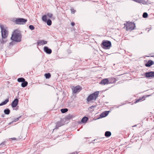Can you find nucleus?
Wrapping results in <instances>:
<instances>
[{
    "instance_id": "1",
    "label": "nucleus",
    "mask_w": 154,
    "mask_h": 154,
    "mask_svg": "<svg viewBox=\"0 0 154 154\" xmlns=\"http://www.w3.org/2000/svg\"><path fill=\"white\" fill-rule=\"evenodd\" d=\"M21 35L17 30H15L13 32L11 39L13 41L20 42L21 41Z\"/></svg>"
},
{
    "instance_id": "2",
    "label": "nucleus",
    "mask_w": 154,
    "mask_h": 154,
    "mask_svg": "<svg viewBox=\"0 0 154 154\" xmlns=\"http://www.w3.org/2000/svg\"><path fill=\"white\" fill-rule=\"evenodd\" d=\"M124 25L126 30L130 31L134 30L135 27V24L132 22H127L126 23L124 24Z\"/></svg>"
},
{
    "instance_id": "3",
    "label": "nucleus",
    "mask_w": 154,
    "mask_h": 154,
    "mask_svg": "<svg viewBox=\"0 0 154 154\" xmlns=\"http://www.w3.org/2000/svg\"><path fill=\"white\" fill-rule=\"evenodd\" d=\"M0 27L1 30L2 38H6L8 35V30L4 25L1 24Z\"/></svg>"
},
{
    "instance_id": "4",
    "label": "nucleus",
    "mask_w": 154,
    "mask_h": 154,
    "mask_svg": "<svg viewBox=\"0 0 154 154\" xmlns=\"http://www.w3.org/2000/svg\"><path fill=\"white\" fill-rule=\"evenodd\" d=\"M99 94V91H97L93 93L90 94L87 97V100L89 102L92 100L95 101L98 97Z\"/></svg>"
},
{
    "instance_id": "5",
    "label": "nucleus",
    "mask_w": 154,
    "mask_h": 154,
    "mask_svg": "<svg viewBox=\"0 0 154 154\" xmlns=\"http://www.w3.org/2000/svg\"><path fill=\"white\" fill-rule=\"evenodd\" d=\"M101 46L104 49H109L111 46V43L109 41L103 40L101 44Z\"/></svg>"
},
{
    "instance_id": "6",
    "label": "nucleus",
    "mask_w": 154,
    "mask_h": 154,
    "mask_svg": "<svg viewBox=\"0 0 154 154\" xmlns=\"http://www.w3.org/2000/svg\"><path fill=\"white\" fill-rule=\"evenodd\" d=\"M13 21L17 25H23L27 21V20L23 18H17L15 20H13Z\"/></svg>"
},
{
    "instance_id": "7",
    "label": "nucleus",
    "mask_w": 154,
    "mask_h": 154,
    "mask_svg": "<svg viewBox=\"0 0 154 154\" xmlns=\"http://www.w3.org/2000/svg\"><path fill=\"white\" fill-rule=\"evenodd\" d=\"M71 88L72 90V92L74 93H76L78 92H79L81 90L82 88L79 85H77L75 87L72 86Z\"/></svg>"
},
{
    "instance_id": "8",
    "label": "nucleus",
    "mask_w": 154,
    "mask_h": 154,
    "mask_svg": "<svg viewBox=\"0 0 154 154\" xmlns=\"http://www.w3.org/2000/svg\"><path fill=\"white\" fill-rule=\"evenodd\" d=\"M19 102V100L17 98H16L12 101L11 106L13 108H15Z\"/></svg>"
},
{
    "instance_id": "9",
    "label": "nucleus",
    "mask_w": 154,
    "mask_h": 154,
    "mask_svg": "<svg viewBox=\"0 0 154 154\" xmlns=\"http://www.w3.org/2000/svg\"><path fill=\"white\" fill-rule=\"evenodd\" d=\"M145 76L148 78L154 77V72L150 71L145 73Z\"/></svg>"
},
{
    "instance_id": "10",
    "label": "nucleus",
    "mask_w": 154,
    "mask_h": 154,
    "mask_svg": "<svg viewBox=\"0 0 154 154\" xmlns=\"http://www.w3.org/2000/svg\"><path fill=\"white\" fill-rule=\"evenodd\" d=\"M111 83V82H109V80L107 79H103L100 82V84L103 85H105L106 84H108Z\"/></svg>"
},
{
    "instance_id": "11",
    "label": "nucleus",
    "mask_w": 154,
    "mask_h": 154,
    "mask_svg": "<svg viewBox=\"0 0 154 154\" xmlns=\"http://www.w3.org/2000/svg\"><path fill=\"white\" fill-rule=\"evenodd\" d=\"M47 42L44 40H38L37 42V45L40 46L47 44Z\"/></svg>"
},
{
    "instance_id": "12",
    "label": "nucleus",
    "mask_w": 154,
    "mask_h": 154,
    "mask_svg": "<svg viewBox=\"0 0 154 154\" xmlns=\"http://www.w3.org/2000/svg\"><path fill=\"white\" fill-rule=\"evenodd\" d=\"M44 51L47 54H50L52 52L51 50L47 46H45L44 47Z\"/></svg>"
},
{
    "instance_id": "13",
    "label": "nucleus",
    "mask_w": 154,
    "mask_h": 154,
    "mask_svg": "<svg viewBox=\"0 0 154 154\" xmlns=\"http://www.w3.org/2000/svg\"><path fill=\"white\" fill-rule=\"evenodd\" d=\"M154 64V62L152 60H149L146 63L145 66L146 67H150Z\"/></svg>"
},
{
    "instance_id": "14",
    "label": "nucleus",
    "mask_w": 154,
    "mask_h": 154,
    "mask_svg": "<svg viewBox=\"0 0 154 154\" xmlns=\"http://www.w3.org/2000/svg\"><path fill=\"white\" fill-rule=\"evenodd\" d=\"M109 111H106L102 113L100 115L101 118H103L106 116L108 114Z\"/></svg>"
},
{
    "instance_id": "15",
    "label": "nucleus",
    "mask_w": 154,
    "mask_h": 154,
    "mask_svg": "<svg viewBox=\"0 0 154 154\" xmlns=\"http://www.w3.org/2000/svg\"><path fill=\"white\" fill-rule=\"evenodd\" d=\"M146 97L145 96H143L142 97H140V98L137 99L135 102V103H137L138 102L140 101H141L142 100H143L145 99V98H146Z\"/></svg>"
},
{
    "instance_id": "16",
    "label": "nucleus",
    "mask_w": 154,
    "mask_h": 154,
    "mask_svg": "<svg viewBox=\"0 0 154 154\" xmlns=\"http://www.w3.org/2000/svg\"><path fill=\"white\" fill-rule=\"evenodd\" d=\"M9 98H7L4 101L2 102L0 104V106H3L6 104L8 102H9Z\"/></svg>"
},
{
    "instance_id": "17",
    "label": "nucleus",
    "mask_w": 154,
    "mask_h": 154,
    "mask_svg": "<svg viewBox=\"0 0 154 154\" xmlns=\"http://www.w3.org/2000/svg\"><path fill=\"white\" fill-rule=\"evenodd\" d=\"M111 135V132L109 131H106L105 133V136L106 137H109Z\"/></svg>"
},
{
    "instance_id": "18",
    "label": "nucleus",
    "mask_w": 154,
    "mask_h": 154,
    "mask_svg": "<svg viewBox=\"0 0 154 154\" xmlns=\"http://www.w3.org/2000/svg\"><path fill=\"white\" fill-rule=\"evenodd\" d=\"M88 120V118L87 117H84L81 120V122L82 123L86 122Z\"/></svg>"
},
{
    "instance_id": "19",
    "label": "nucleus",
    "mask_w": 154,
    "mask_h": 154,
    "mask_svg": "<svg viewBox=\"0 0 154 154\" xmlns=\"http://www.w3.org/2000/svg\"><path fill=\"white\" fill-rule=\"evenodd\" d=\"M28 85V82H27L24 81L22 83L21 85L22 87L24 88L27 86Z\"/></svg>"
},
{
    "instance_id": "20",
    "label": "nucleus",
    "mask_w": 154,
    "mask_h": 154,
    "mask_svg": "<svg viewBox=\"0 0 154 154\" xmlns=\"http://www.w3.org/2000/svg\"><path fill=\"white\" fill-rule=\"evenodd\" d=\"M97 106V105H94L92 106H91L88 109V110H89V109H92L90 110V111L91 112H92L93 111H94V109H93L94 108L96 107Z\"/></svg>"
},
{
    "instance_id": "21",
    "label": "nucleus",
    "mask_w": 154,
    "mask_h": 154,
    "mask_svg": "<svg viewBox=\"0 0 154 154\" xmlns=\"http://www.w3.org/2000/svg\"><path fill=\"white\" fill-rule=\"evenodd\" d=\"M10 110L9 109H6L4 110V112L6 115H8L10 114Z\"/></svg>"
},
{
    "instance_id": "22",
    "label": "nucleus",
    "mask_w": 154,
    "mask_h": 154,
    "mask_svg": "<svg viewBox=\"0 0 154 154\" xmlns=\"http://www.w3.org/2000/svg\"><path fill=\"white\" fill-rule=\"evenodd\" d=\"M21 117V116H20V117H19L17 118H16L14 120V121H13V122H10L9 125H11L13 123V122H17V121H18L19 119Z\"/></svg>"
},
{
    "instance_id": "23",
    "label": "nucleus",
    "mask_w": 154,
    "mask_h": 154,
    "mask_svg": "<svg viewBox=\"0 0 154 154\" xmlns=\"http://www.w3.org/2000/svg\"><path fill=\"white\" fill-rule=\"evenodd\" d=\"M45 78L47 79H48L50 78L51 77V74L50 73H45Z\"/></svg>"
},
{
    "instance_id": "24",
    "label": "nucleus",
    "mask_w": 154,
    "mask_h": 154,
    "mask_svg": "<svg viewBox=\"0 0 154 154\" xmlns=\"http://www.w3.org/2000/svg\"><path fill=\"white\" fill-rule=\"evenodd\" d=\"M45 22L47 23V24L48 26H50L52 24V21L51 20L49 19L47 20V21Z\"/></svg>"
},
{
    "instance_id": "25",
    "label": "nucleus",
    "mask_w": 154,
    "mask_h": 154,
    "mask_svg": "<svg viewBox=\"0 0 154 154\" xmlns=\"http://www.w3.org/2000/svg\"><path fill=\"white\" fill-rule=\"evenodd\" d=\"M17 81L19 82H22L25 81V79L23 78H20L17 79Z\"/></svg>"
},
{
    "instance_id": "26",
    "label": "nucleus",
    "mask_w": 154,
    "mask_h": 154,
    "mask_svg": "<svg viewBox=\"0 0 154 154\" xmlns=\"http://www.w3.org/2000/svg\"><path fill=\"white\" fill-rule=\"evenodd\" d=\"M7 42V40L6 38H2V39L0 40V42L2 44H3Z\"/></svg>"
},
{
    "instance_id": "27",
    "label": "nucleus",
    "mask_w": 154,
    "mask_h": 154,
    "mask_svg": "<svg viewBox=\"0 0 154 154\" xmlns=\"http://www.w3.org/2000/svg\"><path fill=\"white\" fill-rule=\"evenodd\" d=\"M63 125L61 124V123L60 122H57L56 124V127L57 128H59L62 126Z\"/></svg>"
},
{
    "instance_id": "28",
    "label": "nucleus",
    "mask_w": 154,
    "mask_h": 154,
    "mask_svg": "<svg viewBox=\"0 0 154 154\" xmlns=\"http://www.w3.org/2000/svg\"><path fill=\"white\" fill-rule=\"evenodd\" d=\"M68 110V109L67 108L62 109H61V111L62 113H65Z\"/></svg>"
},
{
    "instance_id": "29",
    "label": "nucleus",
    "mask_w": 154,
    "mask_h": 154,
    "mask_svg": "<svg viewBox=\"0 0 154 154\" xmlns=\"http://www.w3.org/2000/svg\"><path fill=\"white\" fill-rule=\"evenodd\" d=\"M73 117V115H69L66 116V119L68 120H69V119L72 118Z\"/></svg>"
},
{
    "instance_id": "30",
    "label": "nucleus",
    "mask_w": 154,
    "mask_h": 154,
    "mask_svg": "<svg viewBox=\"0 0 154 154\" xmlns=\"http://www.w3.org/2000/svg\"><path fill=\"white\" fill-rule=\"evenodd\" d=\"M42 19L43 21L45 22L47 20V19L46 16L45 15L43 16L42 17Z\"/></svg>"
},
{
    "instance_id": "31",
    "label": "nucleus",
    "mask_w": 154,
    "mask_h": 154,
    "mask_svg": "<svg viewBox=\"0 0 154 154\" xmlns=\"http://www.w3.org/2000/svg\"><path fill=\"white\" fill-rule=\"evenodd\" d=\"M148 17V14L147 13L144 12L143 15V17L144 18H146Z\"/></svg>"
},
{
    "instance_id": "32",
    "label": "nucleus",
    "mask_w": 154,
    "mask_h": 154,
    "mask_svg": "<svg viewBox=\"0 0 154 154\" xmlns=\"http://www.w3.org/2000/svg\"><path fill=\"white\" fill-rule=\"evenodd\" d=\"M29 28L31 30H33L35 29V27L34 26L32 25H29Z\"/></svg>"
},
{
    "instance_id": "33",
    "label": "nucleus",
    "mask_w": 154,
    "mask_h": 154,
    "mask_svg": "<svg viewBox=\"0 0 154 154\" xmlns=\"http://www.w3.org/2000/svg\"><path fill=\"white\" fill-rule=\"evenodd\" d=\"M47 16L48 17L50 18H51L52 17L53 14L51 13H48L47 14Z\"/></svg>"
},
{
    "instance_id": "34",
    "label": "nucleus",
    "mask_w": 154,
    "mask_h": 154,
    "mask_svg": "<svg viewBox=\"0 0 154 154\" xmlns=\"http://www.w3.org/2000/svg\"><path fill=\"white\" fill-rule=\"evenodd\" d=\"M70 10L72 14H74L76 12V11L74 9H71Z\"/></svg>"
},
{
    "instance_id": "35",
    "label": "nucleus",
    "mask_w": 154,
    "mask_h": 154,
    "mask_svg": "<svg viewBox=\"0 0 154 154\" xmlns=\"http://www.w3.org/2000/svg\"><path fill=\"white\" fill-rule=\"evenodd\" d=\"M5 145V142H2L1 144H0V146H1V147L2 146H3V145Z\"/></svg>"
},
{
    "instance_id": "36",
    "label": "nucleus",
    "mask_w": 154,
    "mask_h": 154,
    "mask_svg": "<svg viewBox=\"0 0 154 154\" xmlns=\"http://www.w3.org/2000/svg\"><path fill=\"white\" fill-rule=\"evenodd\" d=\"M14 45V42H11L9 43V46H13Z\"/></svg>"
},
{
    "instance_id": "37",
    "label": "nucleus",
    "mask_w": 154,
    "mask_h": 154,
    "mask_svg": "<svg viewBox=\"0 0 154 154\" xmlns=\"http://www.w3.org/2000/svg\"><path fill=\"white\" fill-rule=\"evenodd\" d=\"M71 25L73 26L75 25V23L74 22H72L71 23Z\"/></svg>"
},
{
    "instance_id": "38",
    "label": "nucleus",
    "mask_w": 154,
    "mask_h": 154,
    "mask_svg": "<svg viewBox=\"0 0 154 154\" xmlns=\"http://www.w3.org/2000/svg\"><path fill=\"white\" fill-rule=\"evenodd\" d=\"M143 4H145L146 3V2H142Z\"/></svg>"
},
{
    "instance_id": "39",
    "label": "nucleus",
    "mask_w": 154,
    "mask_h": 154,
    "mask_svg": "<svg viewBox=\"0 0 154 154\" xmlns=\"http://www.w3.org/2000/svg\"><path fill=\"white\" fill-rule=\"evenodd\" d=\"M96 140V139H95V140H93L92 141H93V142L95 141V140Z\"/></svg>"
},
{
    "instance_id": "40",
    "label": "nucleus",
    "mask_w": 154,
    "mask_h": 154,
    "mask_svg": "<svg viewBox=\"0 0 154 154\" xmlns=\"http://www.w3.org/2000/svg\"><path fill=\"white\" fill-rule=\"evenodd\" d=\"M17 109H18L17 108H16V110H17Z\"/></svg>"
},
{
    "instance_id": "41",
    "label": "nucleus",
    "mask_w": 154,
    "mask_h": 154,
    "mask_svg": "<svg viewBox=\"0 0 154 154\" xmlns=\"http://www.w3.org/2000/svg\"><path fill=\"white\" fill-rule=\"evenodd\" d=\"M113 79L114 80L115 79H114V78H113V79Z\"/></svg>"
}]
</instances>
